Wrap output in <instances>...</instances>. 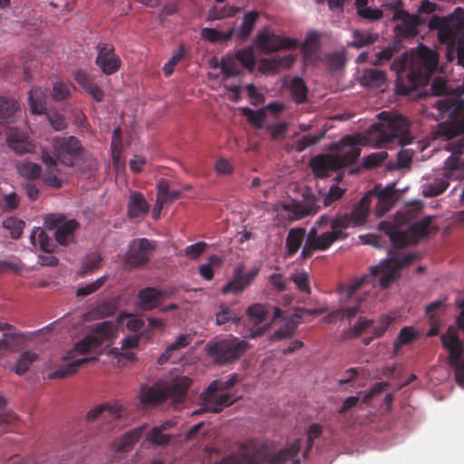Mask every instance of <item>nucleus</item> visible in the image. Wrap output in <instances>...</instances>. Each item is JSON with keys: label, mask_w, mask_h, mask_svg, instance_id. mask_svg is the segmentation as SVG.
<instances>
[{"label": "nucleus", "mask_w": 464, "mask_h": 464, "mask_svg": "<svg viewBox=\"0 0 464 464\" xmlns=\"http://www.w3.org/2000/svg\"><path fill=\"white\" fill-rule=\"evenodd\" d=\"M432 217L428 216L413 223L406 231H401L396 225L390 221H382L378 224V229L386 234L392 248L388 251V257L379 265L371 268V274L353 279L351 283L341 285L339 293L342 301L351 298L355 292L365 283H370L374 277H379V284L382 289L388 288L396 278L400 276L399 271L410 266L417 258V253L404 254L400 249L417 245L421 238L430 232Z\"/></svg>", "instance_id": "1"}, {"label": "nucleus", "mask_w": 464, "mask_h": 464, "mask_svg": "<svg viewBox=\"0 0 464 464\" xmlns=\"http://www.w3.org/2000/svg\"><path fill=\"white\" fill-rule=\"evenodd\" d=\"M439 56L435 51L428 47H421L418 60L411 64L405 74V82L401 73L405 72L407 59H401L392 64V69L397 71L399 76L396 81V90L399 94L410 95L411 91L417 90L420 86L425 85L431 75L437 71Z\"/></svg>", "instance_id": "2"}, {"label": "nucleus", "mask_w": 464, "mask_h": 464, "mask_svg": "<svg viewBox=\"0 0 464 464\" xmlns=\"http://www.w3.org/2000/svg\"><path fill=\"white\" fill-rule=\"evenodd\" d=\"M115 325L109 321L96 324L89 334L79 341L72 350H70L64 360L69 361L63 367L50 374V378L63 379L73 375L79 368L92 360V358H77L78 355H84L92 349H95L103 342L110 341L115 335Z\"/></svg>", "instance_id": "3"}, {"label": "nucleus", "mask_w": 464, "mask_h": 464, "mask_svg": "<svg viewBox=\"0 0 464 464\" xmlns=\"http://www.w3.org/2000/svg\"><path fill=\"white\" fill-rule=\"evenodd\" d=\"M301 445V440L296 439L278 451L269 453L266 448L257 446L254 440H247L241 443L236 452L213 464H285L300 452Z\"/></svg>", "instance_id": "4"}, {"label": "nucleus", "mask_w": 464, "mask_h": 464, "mask_svg": "<svg viewBox=\"0 0 464 464\" xmlns=\"http://www.w3.org/2000/svg\"><path fill=\"white\" fill-rule=\"evenodd\" d=\"M378 118L379 121L373 123L367 132V139L372 145L382 148L388 147L393 141H397L401 146L411 142L410 124L405 117L382 111L379 113Z\"/></svg>", "instance_id": "5"}, {"label": "nucleus", "mask_w": 464, "mask_h": 464, "mask_svg": "<svg viewBox=\"0 0 464 464\" xmlns=\"http://www.w3.org/2000/svg\"><path fill=\"white\" fill-rule=\"evenodd\" d=\"M335 154H320L310 161V167L315 178L324 179L329 171H335L354 164L361 155L358 140L352 135L344 136L339 143L333 145Z\"/></svg>", "instance_id": "6"}, {"label": "nucleus", "mask_w": 464, "mask_h": 464, "mask_svg": "<svg viewBox=\"0 0 464 464\" xmlns=\"http://www.w3.org/2000/svg\"><path fill=\"white\" fill-rule=\"evenodd\" d=\"M436 108L441 112H450L454 119L440 127L442 136L448 141L446 149L454 152H461L464 147V102L450 103L449 101L440 100Z\"/></svg>", "instance_id": "7"}, {"label": "nucleus", "mask_w": 464, "mask_h": 464, "mask_svg": "<svg viewBox=\"0 0 464 464\" xmlns=\"http://www.w3.org/2000/svg\"><path fill=\"white\" fill-rule=\"evenodd\" d=\"M249 347L250 345L246 341L229 336L209 342L206 350L208 355L215 363L227 365L237 361Z\"/></svg>", "instance_id": "8"}, {"label": "nucleus", "mask_w": 464, "mask_h": 464, "mask_svg": "<svg viewBox=\"0 0 464 464\" xmlns=\"http://www.w3.org/2000/svg\"><path fill=\"white\" fill-rule=\"evenodd\" d=\"M440 341L443 348L449 353L447 363L454 371L455 381L459 386L464 388L463 342L452 327H450L447 333L440 336Z\"/></svg>", "instance_id": "9"}, {"label": "nucleus", "mask_w": 464, "mask_h": 464, "mask_svg": "<svg viewBox=\"0 0 464 464\" xmlns=\"http://www.w3.org/2000/svg\"><path fill=\"white\" fill-rule=\"evenodd\" d=\"M430 28L439 30V39L443 44L455 45L460 36H464V9L458 7L447 19L433 18Z\"/></svg>", "instance_id": "10"}, {"label": "nucleus", "mask_w": 464, "mask_h": 464, "mask_svg": "<svg viewBox=\"0 0 464 464\" xmlns=\"http://www.w3.org/2000/svg\"><path fill=\"white\" fill-rule=\"evenodd\" d=\"M53 151L56 160L68 167H74L87 159L85 149L74 136L55 139Z\"/></svg>", "instance_id": "11"}, {"label": "nucleus", "mask_w": 464, "mask_h": 464, "mask_svg": "<svg viewBox=\"0 0 464 464\" xmlns=\"http://www.w3.org/2000/svg\"><path fill=\"white\" fill-rule=\"evenodd\" d=\"M44 226L47 229L54 231L56 242L64 246L75 242V232L80 228V223L76 219H68L65 215L60 213L47 215Z\"/></svg>", "instance_id": "12"}, {"label": "nucleus", "mask_w": 464, "mask_h": 464, "mask_svg": "<svg viewBox=\"0 0 464 464\" xmlns=\"http://www.w3.org/2000/svg\"><path fill=\"white\" fill-rule=\"evenodd\" d=\"M459 167V158L450 156L444 163V174L437 177L431 182L423 185V195L426 198H434L441 195L450 186V179L455 176V169Z\"/></svg>", "instance_id": "13"}, {"label": "nucleus", "mask_w": 464, "mask_h": 464, "mask_svg": "<svg viewBox=\"0 0 464 464\" xmlns=\"http://www.w3.org/2000/svg\"><path fill=\"white\" fill-rule=\"evenodd\" d=\"M255 44L266 54L281 50H290L297 47L294 38L269 33L265 30L255 38Z\"/></svg>", "instance_id": "14"}, {"label": "nucleus", "mask_w": 464, "mask_h": 464, "mask_svg": "<svg viewBox=\"0 0 464 464\" xmlns=\"http://www.w3.org/2000/svg\"><path fill=\"white\" fill-rule=\"evenodd\" d=\"M155 247V244L145 237L132 240L126 254V265L130 268L145 265L149 262Z\"/></svg>", "instance_id": "15"}, {"label": "nucleus", "mask_w": 464, "mask_h": 464, "mask_svg": "<svg viewBox=\"0 0 464 464\" xmlns=\"http://www.w3.org/2000/svg\"><path fill=\"white\" fill-rule=\"evenodd\" d=\"M321 198L314 194L304 195L300 202H291L283 208L288 213L289 220H299L307 216L315 215L320 209Z\"/></svg>", "instance_id": "16"}, {"label": "nucleus", "mask_w": 464, "mask_h": 464, "mask_svg": "<svg viewBox=\"0 0 464 464\" xmlns=\"http://www.w3.org/2000/svg\"><path fill=\"white\" fill-rule=\"evenodd\" d=\"M393 20L401 21V24L394 27L396 37L401 41L415 37L419 34L420 25L425 23L418 15L411 14L403 10H397L393 14Z\"/></svg>", "instance_id": "17"}, {"label": "nucleus", "mask_w": 464, "mask_h": 464, "mask_svg": "<svg viewBox=\"0 0 464 464\" xmlns=\"http://www.w3.org/2000/svg\"><path fill=\"white\" fill-rule=\"evenodd\" d=\"M202 407L193 412V415L200 414L201 412L218 413L222 411L225 407H228L236 401L233 399L232 394L229 392H216L208 393L205 390L201 393Z\"/></svg>", "instance_id": "18"}, {"label": "nucleus", "mask_w": 464, "mask_h": 464, "mask_svg": "<svg viewBox=\"0 0 464 464\" xmlns=\"http://www.w3.org/2000/svg\"><path fill=\"white\" fill-rule=\"evenodd\" d=\"M98 54L95 63L106 75H111L118 72L121 65L120 57L115 53L114 47L111 44L99 43L96 46Z\"/></svg>", "instance_id": "19"}, {"label": "nucleus", "mask_w": 464, "mask_h": 464, "mask_svg": "<svg viewBox=\"0 0 464 464\" xmlns=\"http://www.w3.org/2000/svg\"><path fill=\"white\" fill-rule=\"evenodd\" d=\"M258 273V267H254L246 273L243 271L242 267H237L234 271L232 279L222 287V294H241L246 287L255 280Z\"/></svg>", "instance_id": "20"}, {"label": "nucleus", "mask_w": 464, "mask_h": 464, "mask_svg": "<svg viewBox=\"0 0 464 464\" xmlns=\"http://www.w3.org/2000/svg\"><path fill=\"white\" fill-rule=\"evenodd\" d=\"M368 193H372L371 195V202L373 198L377 199L375 214L378 218L386 214L393 206L395 200L393 186H388L383 188L381 185H376L374 188Z\"/></svg>", "instance_id": "21"}, {"label": "nucleus", "mask_w": 464, "mask_h": 464, "mask_svg": "<svg viewBox=\"0 0 464 464\" xmlns=\"http://www.w3.org/2000/svg\"><path fill=\"white\" fill-rule=\"evenodd\" d=\"M192 380L188 376H178L174 378L167 387L165 392L167 393V400L171 399L175 407H179L187 395V391L190 387Z\"/></svg>", "instance_id": "22"}, {"label": "nucleus", "mask_w": 464, "mask_h": 464, "mask_svg": "<svg viewBox=\"0 0 464 464\" xmlns=\"http://www.w3.org/2000/svg\"><path fill=\"white\" fill-rule=\"evenodd\" d=\"M74 81L82 88V90L92 96V98L100 102L103 100V91L94 82L93 78L85 71L79 69L73 72Z\"/></svg>", "instance_id": "23"}, {"label": "nucleus", "mask_w": 464, "mask_h": 464, "mask_svg": "<svg viewBox=\"0 0 464 464\" xmlns=\"http://www.w3.org/2000/svg\"><path fill=\"white\" fill-rule=\"evenodd\" d=\"M41 160L46 167V173L43 178L44 185L54 188H61L62 180L54 173L59 171L56 160L45 150L42 151Z\"/></svg>", "instance_id": "24"}, {"label": "nucleus", "mask_w": 464, "mask_h": 464, "mask_svg": "<svg viewBox=\"0 0 464 464\" xmlns=\"http://www.w3.org/2000/svg\"><path fill=\"white\" fill-rule=\"evenodd\" d=\"M47 90H43L40 87H34L28 92V102L33 114L47 113Z\"/></svg>", "instance_id": "25"}, {"label": "nucleus", "mask_w": 464, "mask_h": 464, "mask_svg": "<svg viewBox=\"0 0 464 464\" xmlns=\"http://www.w3.org/2000/svg\"><path fill=\"white\" fill-rule=\"evenodd\" d=\"M295 63V56L286 54L285 56L276 55L273 58L262 59L260 69L264 72H276L280 69H289Z\"/></svg>", "instance_id": "26"}, {"label": "nucleus", "mask_w": 464, "mask_h": 464, "mask_svg": "<svg viewBox=\"0 0 464 464\" xmlns=\"http://www.w3.org/2000/svg\"><path fill=\"white\" fill-rule=\"evenodd\" d=\"M161 304L158 288L145 287L138 293V305L142 311H151Z\"/></svg>", "instance_id": "27"}, {"label": "nucleus", "mask_w": 464, "mask_h": 464, "mask_svg": "<svg viewBox=\"0 0 464 464\" xmlns=\"http://www.w3.org/2000/svg\"><path fill=\"white\" fill-rule=\"evenodd\" d=\"M10 149L18 154L32 152L34 146L27 140V136L17 130H10L7 135Z\"/></svg>", "instance_id": "28"}, {"label": "nucleus", "mask_w": 464, "mask_h": 464, "mask_svg": "<svg viewBox=\"0 0 464 464\" xmlns=\"http://www.w3.org/2000/svg\"><path fill=\"white\" fill-rule=\"evenodd\" d=\"M150 206L141 193L133 192L128 202V216L130 218H139L148 213Z\"/></svg>", "instance_id": "29"}, {"label": "nucleus", "mask_w": 464, "mask_h": 464, "mask_svg": "<svg viewBox=\"0 0 464 464\" xmlns=\"http://www.w3.org/2000/svg\"><path fill=\"white\" fill-rule=\"evenodd\" d=\"M372 193L365 194L360 200L359 204L353 209L349 215L351 218L353 227L362 226L365 223L370 211L371 195Z\"/></svg>", "instance_id": "30"}, {"label": "nucleus", "mask_w": 464, "mask_h": 464, "mask_svg": "<svg viewBox=\"0 0 464 464\" xmlns=\"http://www.w3.org/2000/svg\"><path fill=\"white\" fill-rule=\"evenodd\" d=\"M181 196V192L178 189H169V185L167 180H160L157 185V200L156 207L160 210L163 208V205L167 202H173L179 199Z\"/></svg>", "instance_id": "31"}, {"label": "nucleus", "mask_w": 464, "mask_h": 464, "mask_svg": "<svg viewBox=\"0 0 464 464\" xmlns=\"http://www.w3.org/2000/svg\"><path fill=\"white\" fill-rule=\"evenodd\" d=\"M386 81L385 72L374 68L364 70L360 78L361 84L369 88H380L386 83Z\"/></svg>", "instance_id": "32"}, {"label": "nucleus", "mask_w": 464, "mask_h": 464, "mask_svg": "<svg viewBox=\"0 0 464 464\" xmlns=\"http://www.w3.org/2000/svg\"><path fill=\"white\" fill-rule=\"evenodd\" d=\"M20 109L16 100L0 97V123H12L15 120V113Z\"/></svg>", "instance_id": "33"}, {"label": "nucleus", "mask_w": 464, "mask_h": 464, "mask_svg": "<svg viewBox=\"0 0 464 464\" xmlns=\"http://www.w3.org/2000/svg\"><path fill=\"white\" fill-rule=\"evenodd\" d=\"M305 233L306 231L303 227L291 228L288 231L285 246L289 256H293L297 253L304 242Z\"/></svg>", "instance_id": "34"}, {"label": "nucleus", "mask_w": 464, "mask_h": 464, "mask_svg": "<svg viewBox=\"0 0 464 464\" xmlns=\"http://www.w3.org/2000/svg\"><path fill=\"white\" fill-rule=\"evenodd\" d=\"M140 399L143 405H156L167 400L165 390L159 387L143 388L140 392Z\"/></svg>", "instance_id": "35"}, {"label": "nucleus", "mask_w": 464, "mask_h": 464, "mask_svg": "<svg viewBox=\"0 0 464 464\" xmlns=\"http://www.w3.org/2000/svg\"><path fill=\"white\" fill-rule=\"evenodd\" d=\"M259 17L257 11H250L245 14L241 26L237 29V39L240 41L246 40L255 27V24Z\"/></svg>", "instance_id": "36"}, {"label": "nucleus", "mask_w": 464, "mask_h": 464, "mask_svg": "<svg viewBox=\"0 0 464 464\" xmlns=\"http://www.w3.org/2000/svg\"><path fill=\"white\" fill-rule=\"evenodd\" d=\"M292 99L298 104L304 103L307 100L308 89L304 81L300 77H295L289 85Z\"/></svg>", "instance_id": "37"}, {"label": "nucleus", "mask_w": 464, "mask_h": 464, "mask_svg": "<svg viewBox=\"0 0 464 464\" xmlns=\"http://www.w3.org/2000/svg\"><path fill=\"white\" fill-rule=\"evenodd\" d=\"M145 429V426H140L123 434L119 440L118 450L127 451L140 439Z\"/></svg>", "instance_id": "38"}, {"label": "nucleus", "mask_w": 464, "mask_h": 464, "mask_svg": "<svg viewBox=\"0 0 464 464\" xmlns=\"http://www.w3.org/2000/svg\"><path fill=\"white\" fill-rule=\"evenodd\" d=\"M220 67L224 78L240 75L243 70L240 68V63L234 55H227L220 62Z\"/></svg>", "instance_id": "39"}, {"label": "nucleus", "mask_w": 464, "mask_h": 464, "mask_svg": "<svg viewBox=\"0 0 464 464\" xmlns=\"http://www.w3.org/2000/svg\"><path fill=\"white\" fill-rule=\"evenodd\" d=\"M339 240L336 231H326L321 234L314 241L313 246L310 249V257L314 251H325L327 250L335 241Z\"/></svg>", "instance_id": "40"}, {"label": "nucleus", "mask_w": 464, "mask_h": 464, "mask_svg": "<svg viewBox=\"0 0 464 464\" xmlns=\"http://www.w3.org/2000/svg\"><path fill=\"white\" fill-rule=\"evenodd\" d=\"M453 92V89L449 85L444 77L438 76L432 80L429 92L419 94V97L426 95L442 96L449 95Z\"/></svg>", "instance_id": "41"}, {"label": "nucleus", "mask_w": 464, "mask_h": 464, "mask_svg": "<svg viewBox=\"0 0 464 464\" xmlns=\"http://www.w3.org/2000/svg\"><path fill=\"white\" fill-rule=\"evenodd\" d=\"M353 40L348 44V46L354 48H362L368 46L376 42L378 38L377 34L370 32H362L360 30H354L353 33Z\"/></svg>", "instance_id": "42"}, {"label": "nucleus", "mask_w": 464, "mask_h": 464, "mask_svg": "<svg viewBox=\"0 0 464 464\" xmlns=\"http://www.w3.org/2000/svg\"><path fill=\"white\" fill-rule=\"evenodd\" d=\"M238 382L237 374L234 373L226 379H218L209 383L208 388V393L216 392H226L228 389L232 388Z\"/></svg>", "instance_id": "43"}, {"label": "nucleus", "mask_w": 464, "mask_h": 464, "mask_svg": "<svg viewBox=\"0 0 464 464\" xmlns=\"http://www.w3.org/2000/svg\"><path fill=\"white\" fill-rule=\"evenodd\" d=\"M19 174L27 179L34 181L41 177L42 168L34 162H22L17 166Z\"/></svg>", "instance_id": "44"}, {"label": "nucleus", "mask_w": 464, "mask_h": 464, "mask_svg": "<svg viewBox=\"0 0 464 464\" xmlns=\"http://www.w3.org/2000/svg\"><path fill=\"white\" fill-rule=\"evenodd\" d=\"M241 113L246 116L248 121L256 128L261 129L264 127V122L266 118V109H259L254 111L248 107L240 108Z\"/></svg>", "instance_id": "45"}, {"label": "nucleus", "mask_w": 464, "mask_h": 464, "mask_svg": "<svg viewBox=\"0 0 464 464\" xmlns=\"http://www.w3.org/2000/svg\"><path fill=\"white\" fill-rule=\"evenodd\" d=\"M373 320L360 317L353 328L343 334L345 339H354L373 326Z\"/></svg>", "instance_id": "46"}, {"label": "nucleus", "mask_w": 464, "mask_h": 464, "mask_svg": "<svg viewBox=\"0 0 464 464\" xmlns=\"http://www.w3.org/2000/svg\"><path fill=\"white\" fill-rule=\"evenodd\" d=\"M353 226L351 218L349 215H340L331 220L332 231H336L339 239H345L347 234L343 230Z\"/></svg>", "instance_id": "47"}, {"label": "nucleus", "mask_w": 464, "mask_h": 464, "mask_svg": "<svg viewBox=\"0 0 464 464\" xmlns=\"http://www.w3.org/2000/svg\"><path fill=\"white\" fill-rule=\"evenodd\" d=\"M38 359V355L31 351L24 352L14 365L15 372L19 375L24 374L31 364Z\"/></svg>", "instance_id": "48"}, {"label": "nucleus", "mask_w": 464, "mask_h": 464, "mask_svg": "<svg viewBox=\"0 0 464 464\" xmlns=\"http://www.w3.org/2000/svg\"><path fill=\"white\" fill-rule=\"evenodd\" d=\"M240 64L247 69H253L256 63L254 50L251 46L238 50L234 55Z\"/></svg>", "instance_id": "49"}, {"label": "nucleus", "mask_w": 464, "mask_h": 464, "mask_svg": "<svg viewBox=\"0 0 464 464\" xmlns=\"http://www.w3.org/2000/svg\"><path fill=\"white\" fill-rule=\"evenodd\" d=\"M232 321L235 324H238L240 318L229 306L222 304L220 310L216 314V323L218 325L225 324Z\"/></svg>", "instance_id": "50"}, {"label": "nucleus", "mask_w": 464, "mask_h": 464, "mask_svg": "<svg viewBox=\"0 0 464 464\" xmlns=\"http://www.w3.org/2000/svg\"><path fill=\"white\" fill-rule=\"evenodd\" d=\"M239 11V8L235 6H223V7H218L213 6L208 10V20H219L226 17H231L234 16L237 12Z\"/></svg>", "instance_id": "51"}, {"label": "nucleus", "mask_w": 464, "mask_h": 464, "mask_svg": "<svg viewBox=\"0 0 464 464\" xmlns=\"http://www.w3.org/2000/svg\"><path fill=\"white\" fill-rule=\"evenodd\" d=\"M325 136V130L321 131L319 134H307L295 141V150L298 152L304 151L307 147L315 145Z\"/></svg>", "instance_id": "52"}, {"label": "nucleus", "mask_w": 464, "mask_h": 464, "mask_svg": "<svg viewBox=\"0 0 464 464\" xmlns=\"http://www.w3.org/2000/svg\"><path fill=\"white\" fill-rule=\"evenodd\" d=\"M418 337L417 332L411 326H404L394 342V348L412 343Z\"/></svg>", "instance_id": "53"}, {"label": "nucleus", "mask_w": 464, "mask_h": 464, "mask_svg": "<svg viewBox=\"0 0 464 464\" xmlns=\"http://www.w3.org/2000/svg\"><path fill=\"white\" fill-rule=\"evenodd\" d=\"M296 325L293 322H288L279 329H277L271 336L270 341L277 342L283 339H287L295 334Z\"/></svg>", "instance_id": "54"}, {"label": "nucleus", "mask_w": 464, "mask_h": 464, "mask_svg": "<svg viewBox=\"0 0 464 464\" xmlns=\"http://www.w3.org/2000/svg\"><path fill=\"white\" fill-rule=\"evenodd\" d=\"M362 299L360 298L357 300V302L354 305L350 306V307H342V308L335 309V310H334L333 314H339L340 318H342V319H344V318L352 319V318L355 317L359 313L362 312Z\"/></svg>", "instance_id": "55"}, {"label": "nucleus", "mask_w": 464, "mask_h": 464, "mask_svg": "<svg viewBox=\"0 0 464 464\" xmlns=\"http://www.w3.org/2000/svg\"><path fill=\"white\" fill-rule=\"evenodd\" d=\"M266 314L267 311L265 305L258 303L250 305L246 310V315L249 319L257 323H263L266 318Z\"/></svg>", "instance_id": "56"}, {"label": "nucleus", "mask_w": 464, "mask_h": 464, "mask_svg": "<svg viewBox=\"0 0 464 464\" xmlns=\"http://www.w3.org/2000/svg\"><path fill=\"white\" fill-rule=\"evenodd\" d=\"M323 433V427L319 423H312L307 430V445L304 452V457L306 458L308 452L314 447V440L319 438Z\"/></svg>", "instance_id": "57"}, {"label": "nucleus", "mask_w": 464, "mask_h": 464, "mask_svg": "<svg viewBox=\"0 0 464 464\" xmlns=\"http://www.w3.org/2000/svg\"><path fill=\"white\" fill-rule=\"evenodd\" d=\"M147 439L150 443L157 446L167 445L170 440L169 435L165 434L160 430V428L158 427L151 429L150 432L148 434Z\"/></svg>", "instance_id": "58"}, {"label": "nucleus", "mask_w": 464, "mask_h": 464, "mask_svg": "<svg viewBox=\"0 0 464 464\" xmlns=\"http://www.w3.org/2000/svg\"><path fill=\"white\" fill-rule=\"evenodd\" d=\"M51 94L55 102L64 101L70 97V86L63 82H56Z\"/></svg>", "instance_id": "59"}, {"label": "nucleus", "mask_w": 464, "mask_h": 464, "mask_svg": "<svg viewBox=\"0 0 464 464\" xmlns=\"http://www.w3.org/2000/svg\"><path fill=\"white\" fill-rule=\"evenodd\" d=\"M345 189L341 188L337 185H333L329 191L323 196L322 201L324 207L331 206L336 200L342 198Z\"/></svg>", "instance_id": "60"}, {"label": "nucleus", "mask_w": 464, "mask_h": 464, "mask_svg": "<svg viewBox=\"0 0 464 464\" xmlns=\"http://www.w3.org/2000/svg\"><path fill=\"white\" fill-rule=\"evenodd\" d=\"M388 157V153L386 151H379L371 153L367 157L363 159V167L366 169H373L378 167L382 162H383Z\"/></svg>", "instance_id": "61"}, {"label": "nucleus", "mask_w": 464, "mask_h": 464, "mask_svg": "<svg viewBox=\"0 0 464 464\" xmlns=\"http://www.w3.org/2000/svg\"><path fill=\"white\" fill-rule=\"evenodd\" d=\"M290 280H292L296 285L300 291L306 294L311 293L309 276L306 272L294 274L290 276Z\"/></svg>", "instance_id": "62"}, {"label": "nucleus", "mask_w": 464, "mask_h": 464, "mask_svg": "<svg viewBox=\"0 0 464 464\" xmlns=\"http://www.w3.org/2000/svg\"><path fill=\"white\" fill-rule=\"evenodd\" d=\"M102 262V256L98 253H92L88 255L84 260L82 266V274H87L98 268Z\"/></svg>", "instance_id": "63"}, {"label": "nucleus", "mask_w": 464, "mask_h": 464, "mask_svg": "<svg viewBox=\"0 0 464 464\" xmlns=\"http://www.w3.org/2000/svg\"><path fill=\"white\" fill-rule=\"evenodd\" d=\"M105 276L98 278L96 281L84 286L79 287L76 292L77 296H86L98 291L105 283Z\"/></svg>", "instance_id": "64"}]
</instances>
